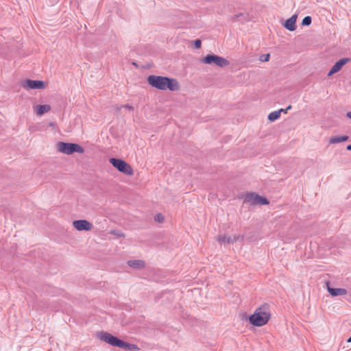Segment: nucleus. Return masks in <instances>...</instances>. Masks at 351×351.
<instances>
[{
	"label": "nucleus",
	"instance_id": "nucleus-1",
	"mask_svg": "<svg viewBox=\"0 0 351 351\" xmlns=\"http://www.w3.org/2000/svg\"><path fill=\"white\" fill-rule=\"evenodd\" d=\"M147 81L150 86L159 90L169 89L171 91H177L180 88L177 80L168 77L151 75L147 77Z\"/></svg>",
	"mask_w": 351,
	"mask_h": 351
},
{
	"label": "nucleus",
	"instance_id": "nucleus-2",
	"mask_svg": "<svg viewBox=\"0 0 351 351\" xmlns=\"http://www.w3.org/2000/svg\"><path fill=\"white\" fill-rule=\"evenodd\" d=\"M270 317V306L265 303L256 308L254 314L250 316L249 322L253 326H262L269 322Z\"/></svg>",
	"mask_w": 351,
	"mask_h": 351
},
{
	"label": "nucleus",
	"instance_id": "nucleus-3",
	"mask_svg": "<svg viewBox=\"0 0 351 351\" xmlns=\"http://www.w3.org/2000/svg\"><path fill=\"white\" fill-rule=\"evenodd\" d=\"M98 337L106 343L115 347H118L125 350H132L137 348L134 344H130L126 341L119 339L117 337L112 335L107 332H102L98 335Z\"/></svg>",
	"mask_w": 351,
	"mask_h": 351
},
{
	"label": "nucleus",
	"instance_id": "nucleus-4",
	"mask_svg": "<svg viewBox=\"0 0 351 351\" xmlns=\"http://www.w3.org/2000/svg\"><path fill=\"white\" fill-rule=\"evenodd\" d=\"M57 149L59 152L71 155L75 152L83 154L84 149L80 145L73 143L59 142L57 143Z\"/></svg>",
	"mask_w": 351,
	"mask_h": 351
},
{
	"label": "nucleus",
	"instance_id": "nucleus-5",
	"mask_svg": "<svg viewBox=\"0 0 351 351\" xmlns=\"http://www.w3.org/2000/svg\"><path fill=\"white\" fill-rule=\"evenodd\" d=\"M201 62L204 64L215 65L221 68L228 66L230 64L227 59L215 54L206 55L202 59Z\"/></svg>",
	"mask_w": 351,
	"mask_h": 351
},
{
	"label": "nucleus",
	"instance_id": "nucleus-6",
	"mask_svg": "<svg viewBox=\"0 0 351 351\" xmlns=\"http://www.w3.org/2000/svg\"><path fill=\"white\" fill-rule=\"evenodd\" d=\"M109 162L119 171L128 176H132L134 174L132 167L125 161L119 158H110Z\"/></svg>",
	"mask_w": 351,
	"mask_h": 351
},
{
	"label": "nucleus",
	"instance_id": "nucleus-7",
	"mask_svg": "<svg viewBox=\"0 0 351 351\" xmlns=\"http://www.w3.org/2000/svg\"><path fill=\"white\" fill-rule=\"evenodd\" d=\"M244 202L250 205H267L269 201L266 197H261L256 193H247L245 195Z\"/></svg>",
	"mask_w": 351,
	"mask_h": 351
},
{
	"label": "nucleus",
	"instance_id": "nucleus-8",
	"mask_svg": "<svg viewBox=\"0 0 351 351\" xmlns=\"http://www.w3.org/2000/svg\"><path fill=\"white\" fill-rule=\"evenodd\" d=\"M21 86L26 90L29 89H44L46 88V84L43 81L25 80L22 82Z\"/></svg>",
	"mask_w": 351,
	"mask_h": 351
},
{
	"label": "nucleus",
	"instance_id": "nucleus-9",
	"mask_svg": "<svg viewBox=\"0 0 351 351\" xmlns=\"http://www.w3.org/2000/svg\"><path fill=\"white\" fill-rule=\"evenodd\" d=\"M73 226L76 230L79 231H88L90 230L93 228V225L91 224V223L84 219L74 221L73 222Z\"/></svg>",
	"mask_w": 351,
	"mask_h": 351
},
{
	"label": "nucleus",
	"instance_id": "nucleus-10",
	"mask_svg": "<svg viewBox=\"0 0 351 351\" xmlns=\"http://www.w3.org/2000/svg\"><path fill=\"white\" fill-rule=\"evenodd\" d=\"M349 62H350V58H344L340 59L332 66V67L328 73V76L330 77L333 74L339 72L342 69V67Z\"/></svg>",
	"mask_w": 351,
	"mask_h": 351
},
{
	"label": "nucleus",
	"instance_id": "nucleus-11",
	"mask_svg": "<svg viewBox=\"0 0 351 351\" xmlns=\"http://www.w3.org/2000/svg\"><path fill=\"white\" fill-rule=\"evenodd\" d=\"M243 239V236L240 235H233V236H227V235H219L217 237V241L219 243H228L233 244L236 243L239 239Z\"/></svg>",
	"mask_w": 351,
	"mask_h": 351
},
{
	"label": "nucleus",
	"instance_id": "nucleus-12",
	"mask_svg": "<svg viewBox=\"0 0 351 351\" xmlns=\"http://www.w3.org/2000/svg\"><path fill=\"white\" fill-rule=\"evenodd\" d=\"M327 289L332 296L344 295L347 294V290L343 288H332L327 283Z\"/></svg>",
	"mask_w": 351,
	"mask_h": 351
},
{
	"label": "nucleus",
	"instance_id": "nucleus-13",
	"mask_svg": "<svg viewBox=\"0 0 351 351\" xmlns=\"http://www.w3.org/2000/svg\"><path fill=\"white\" fill-rule=\"evenodd\" d=\"M296 20H297V15L296 14L293 15L291 18H289V19H287L285 21V23L284 24L285 27L289 31H294L296 29V25H295Z\"/></svg>",
	"mask_w": 351,
	"mask_h": 351
},
{
	"label": "nucleus",
	"instance_id": "nucleus-14",
	"mask_svg": "<svg viewBox=\"0 0 351 351\" xmlns=\"http://www.w3.org/2000/svg\"><path fill=\"white\" fill-rule=\"evenodd\" d=\"M128 265L134 269H143L145 267V263L141 260L128 261Z\"/></svg>",
	"mask_w": 351,
	"mask_h": 351
},
{
	"label": "nucleus",
	"instance_id": "nucleus-15",
	"mask_svg": "<svg viewBox=\"0 0 351 351\" xmlns=\"http://www.w3.org/2000/svg\"><path fill=\"white\" fill-rule=\"evenodd\" d=\"M349 137L348 136H332L329 139V143L335 144L344 141H347Z\"/></svg>",
	"mask_w": 351,
	"mask_h": 351
},
{
	"label": "nucleus",
	"instance_id": "nucleus-16",
	"mask_svg": "<svg viewBox=\"0 0 351 351\" xmlns=\"http://www.w3.org/2000/svg\"><path fill=\"white\" fill-rule=\"evenodd\" d=\"M51 110V106L47 104L37 106V114L39 116Z\"/></svg>",
	"mask_w": 351,
	"mask_h": 351
},
{
	"label": "nucleus",
	"instance_id": "nucleus-17",
	"mask_svg": "<svg viewBox=\"0 0 351 351\" xmlns=\"http://www.w3.org/2000/svg\"><path fill=\"white\" fill-rule=\"evenodd\" d=\"M282 111H284V109H280L278 111H274L271 112L268 116V119L270 121H274L277 120L280 116V112Z\"/></svg>",
	"mask_w": 351,
	"mask_h": 351
},
{
	"label": "nucleus",
	"instance_id": "nucleus-18",
	"mask_svg": "<svg viewBox=\"0 0 351 351\" xmlns=\"http://www.w3.org/2000/svg\"><path fill=\"white\" fill-rule=\"evenodd\" d=\"M311 22H312L311 17L309 16H307L303 19L302 25H304V26H308L311 25Z\"/></svg>",
	"mask_w": 351,
	"mask_h": 351
},
{
	"label": "nucleus",
	"instance_id": "nucleus-19",
	"mask_svg": "<svg viewBox=\"0 0 351 351\" xmlns=\"http://www.w3.org/2000/svg\"><path fill=\"white\" fill-rule=\"evenodd\" d=\"M154 219H155V221H156L159 223H162L165 220V218H164V216L161 213H158L154 217Z\"/></svg>",
	"mask_w": 351,
	"mask_h": 351
},
{
	"label": "nucleus",
	"instance_id": "nucleus-20",
	"mask_svg": "<svg viewBox=\"0 0 351 351\" xmlns=\"http://www.w3.org/2000/svg\"><path fill=\"white\" fill-rule=\"evenodd\" d=\"M194 47L195 49H200L202 47V41L200 39H197L194 41Z\"/></svg>",
	"mask_w": 351,
	"mask_h": 351
},
{
	"label": "nucleus",
	"instance_id": "nucleus-21",
	"mask_svg": "<svg viewBox=\"0 0 351 351\" xmlns=\"http://www.w3.org/2000/svg\"><path fill=\"white\" fill-rule=\"evenodd\" d=\"M269 58H270V55L269 53L265 54L261 57V60L263 61V62H267V61H269Z\"/></svg>",
	"mask_w": 351,
	"mask_h": 351
},
{
	"label": "nucleus",
	"instance_id": "nucleus-22",
	"mask_svg": "<svg viewBox=\"0 0 351 351\" xmlns=\"http://www.w3.org/2000/svg\"><path fill=\"white\" fill-rule=\"evenodd\" d=\"M123 108H125L126 109H128V110H134V107L130 104H125V105H123Z\"/></svg>",
	"mask_w": 351,
	"mask_h": 351
},
{
	"label": "nucleus",
	"instance_id": "nucleus-23",
	"mask_svg": "<svg viewBox=\"0 0 351 351\" xmlns=\"http://www.w3.org/2000/svg\"><path fill=\"white\" fill-rule=\"evenodd\" d=\"M123 106H114V110L118 112V111H120L121 110V108H123Z\"/></svg>",
	"mask_w": 351,
	"mask_h": 351
},
{
	"label": "nucleus",
	"instance_id": "nucleus-24",
	"mask_svg": "<svg viewBox=\"0 0 351 351\" xmlns=\"http://www.w3.org/2000/svg\"><path fill=\"white\" fill-rule=\"evenodd\" d=\"M111 234H117L119 237H123V234L116 233V231H114V230L111 231Z\"/></svg>",
	"mask_w": 351,
	"mask_h": 351
},
{
	"label": "nucleus",
	"instance_id": "nucleus-25",
	"mask_svg": "<svg viewBox=\"0 0 351 351\" xmlns=\"http://www.w3.org/2000/svg\"><path fill=\"white\" fill-rule=\"evenodd\" d=\"M347 117L351 119V112H348L346 114Z\"/></svg>",
	"mask_w": 351,
	"mask_h": 351
},
{
	"label": "nucleus",
	"instance_id": "nucleus-26",
	"mask_svg": "<svg viewBox=\"0 0 351 351\" xmlns=\"http://www.w3.org/2000/svg\"><path fill=\"white\" fill-rule=\"evenodd\" d=\"M291 108V106L289 105L285 110H284L283 112H286L288 110H290Z\"/></svg>",
	"mask_w": 351,
	"mask_h": 351
},
{
	"label": "nucleus",
	"instance_id": "nucleus-27",
	"mask_svg": "<svg viewBox=\"0 0 351 351\" xmlns=\"http://www.w3.org/2000/svg\"><path fill=\"white\" fill-rule=\"evenodd\" d=\"M346 149H347L348 150H349V151H351V144H350V145H348V146H347V147H346Z\"/></svg>",
	"mask_w": 351,
	"mask_h": 351
},
{
	"label": "nucleus",
	"instance_id": "nucleus-28",
	"mask_svg": "<svg viewBox=\"0 0 351 351\" xmlns=\"http://www.w3.org/2000/svg\"><path fill=\"white\" fill-rule=\"evenodd\" d=\"M347 341L349 342V343L351 342V336L349 337V339H348Z\"/></svg>",
	"mask_w": 351,
	"mask_h": 351
},
{
	"label": "nucleus",
	"instance_id": "nucleus-29",
	"mask_svg": "<svg viewBox=\"0 0 351 351\" xmlns=\"http://www.w3.org/2000/svg\"><path fill=\"white\" fill-rule=\"evenodd\" d=\"M239 15H235L234 18H238Z\"/></svg>",
	"mask_w": 351,
	"mask_h": 351
}]
</instances>
